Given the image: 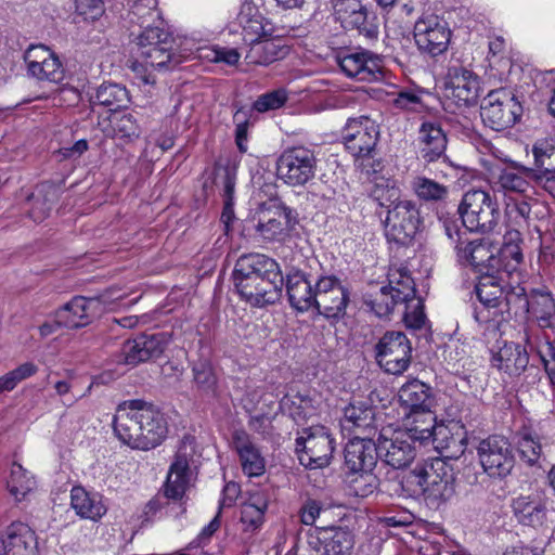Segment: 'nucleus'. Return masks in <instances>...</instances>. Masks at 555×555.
Returning a JSON list of instances; mask_svg holds the SVG:
<instances>
[{"label": "nucleus", "instance_id": "1", "mask_svg": "<svg viewBox=\"0 0 555 555\" xmlns=\"http://www.w3.org/2000/svg\"><path fill=\"white\" fill-rule=\"evenodd\" d=\"M113 429L122 443L143 451L158 447L168 434L164 414L141 399L127 400L117 406Z\"/></svg>", "mask_w": 555, "mask_h": 555}, {"label": "nucleus", "instance_id": "2", "mask_svg": "<svg viewBox=\"0 0 555 555\" xmlns=\"http://www.w3.org/2000/svg\"><path fill=\"white\" fill-rule=\"evenodd\" d=\"M240 296L254 307L275 304L282 296L284 279L279 263L263 254H245L232 273Z\"/></svg>", "mask_w": 555, "mask_h": 555}, {"label": "nucleus", "instance_id": "3", "mask_svg": "<svg viewBox=\"0 0 555 555\" xmlns=\"http://www.w3.org/2000/svg\"><path fill=\"white\" fill-rule=\"evenodd\" d=\"M194 447L192 439L184 437L171 463L160 492L145 505L146 516L155 515L168 505L169 501L182 503L191 486L192 472L190 463L193 459Z\"/></svg>", "mask_w": 555, "mask_h": 555}, {"label": "nucleus", "instance_id": "4", "mask_svg": "<svg viewBox=\"0 0 555 555\" xmlns=\"http://www.w3.org/2000/svg\"><path fill=\"white\" fill-rule=\"evenodd\" d=\"M409 480L416 483L425 500L436 507L450 501L456 492V474L444 459L436 457L416 465Z\"/></svg>", "mask_w": 555, "mask_h": 555}, {"label": "nucleus", "instance_id": "5", "mask_svg": "<svg viewBox=\"0 0 555 555\" xmlns=\"http://www.w3.org/2000/svg\"><path fill=\"white\" fill-rule=\"evenodd\" d=\"M428 428L383 429L377 439L378 459L395 469L408 467L416 456V443L429 439Z\"/></svg>", "mask_w": 555, "mask_h": 555}, {"label": "nucleus", "instance_id": "6", "mask_svg": "<svg viewBox=\"0 0 555 555\" xmlns=\"http://www.w3.org/2000/svg\"><path fill=\"white\" fill-rule=\"evenodd\" d=\"M462 225L469 232H492L501 219L500 206L489 192L475 189L467 191L457 207Z\"/></svg>", "mask_w": 555, "mask_h": 555}, {"label": "nucleus", "instance_id": "7", "mask_svg": "<svg viewBox=\"0 0 555 555\" xmlns=\"http://www.w3.org/2000/svg\"><path fill=\"white\" fill-rule=\"evenodd\" d=\"M138 53L145 64L158 69H172L182 63L183 56L177 51L176 40L164 25L144 26L135 38Z\"/></svg>", "mask_w": 555, "mask_h": 555}, {"label": "nucleus", "instance_id": "8", "mask_svg": "<svg viewBox=\"0 0 555 555\" xmlns=\"http://www.w3.org/2000/svg\"><path fill=\"white\" fill-rule=\"evenodd\" d=\"M296 454L301 465L309 469L323 468L331 464L335 440L324 426L304 428L296 438Z\"/></svg>", "mask_w": 555, "mask_h": 555}, {"label": "nucleus", "instance_id": "9", "mask_svg": "<svg viewBox=\"0 0 555 555\" xmlns=\"http://www.w3.org/2000/svg\"><path fill=\"white\" fill-rule=\"evenodd\" d=\"M522 114L517 96L507 89L492 90L483 99L480 116L485 126L495 131L513 127Z\"/></svg>", "mask_w": 555, "mask_h": 555}, {"label": "nucleus", "instance_id": "10", "mask_svg": "<svg viewBox=\"0 0 555 555\" xmlns=\"http://www.w3.org/2000/svg\"><path fill=\"white\" fill-rule=\"evenodd\" d=\"M388 286L395 296L401 301L403 310V322L408 328L417 331L426 325L424 302L416 296L414 280L406 268L397 269L388 274Z\"/></svg>", "mask_w": 555, "mask_h": 555}, {"label": "nucleus", "instance_id": "11", "mask_svg": "<svg viewBox=\"0 0 555 555\" xmlns=\"http://www.w3.org/2000/svg\"><path fill=\"white\" fill-rule=\"evenodd\" d=\"M375 359L388 374L400 375L412 361L411 341L403 332L387 331L375 345Z\"/></svg>", "mask_w": 555, "mask_h": 555}, {"label": "nucleus", "instance_id": "12", "mask_svg": "<svg viewBox=\"0 0 555 555\" xmlns=\"http://www.w3.org/2000/svg\"><path fill=\"white\" fill-rule=\"evenodd\" d=\"M423 223L420 206L411 199H402L387 211L385 233L388 241L409 245Z\"/></svg>", "mask_w": 555, "mask_h": 555}, {"label": "nucleus", "instance_id": "13", "mask_svg": "<svg viewBox=\"0 0 555 555\" xmlns=\"http://www.w3.org/2000/svg\"><path fill=\"white\" fill-rule=\"evenodd\" d=\"M313 308L330 321H338L346 315L350 293L335 275H322L317 280V295Z\"/></svg>", "mask_w": 555, "mask_h": 555}, {"label": "nucleus", "instance_id": "14", "mask_svg": "<svg viewBox=\"0 0 555 555\" xmlns=\"http://www.w3.org/2000/svg\"><path fill=\"white\" fill-rule=\"evenodd\" d=\"M317 158L306 147L297 146L284 151L276 163L278 176L288 185H305L314 177Z\"/></svg>", "mask_w": 555, "mask_h": 555}, {"label": "nucleus", "instance_id": "15", "mask_svg": "<svg viewBox=\"0 0 555 555\" xmlns=\"http://www.w3.org/2000/svg\"><path fill=\"white\" fill-rule=\"evenodd\" d=\"M478 456L483 470L493 478H504L514 467V455L507 438L492 435L481 440Z\"/></svg>", "mask_w": 555, "mask_h": 555}, {"label": "nucleus", "instance_id": "16", "mask_svg": "<svg viewBox=\"0 0 555 555\" xmlns=\"http://www.w3.org/2000/svg\"><path fill=\"white\" fill-rule=\"evenodd\" d=\"M336 62L346 76L359 81L371 82L383 75V57L369 50L339 51Z\"/></svg>", "mask_w": 555, "mask_h": 555}, {"label": "nucleus", "instance_id": "17", "mask_svg": "<svg viewBox=\"0 0 555 555\" xmlns=\"http://www.w3.org/2000/svg\"><path fill=\"white\" fill-rule=\"evenodd\" d=\"M346 149L357 158L373 157L379 139L377 126L366 116L349 118L341 133Z\"/></svg>", "mask_w": 555, "mask_h": 555}, {"label": "nucleus", "instance_id": "18", "mask_svg": "<svg viewBox=\"0 0 555 555\" xmlns=\"http://www.w3.org/2000/svg\"><path fill=\"white\" fill-rule=\"evenodd\" d=\"M481 86L479 77L462 65L448 68L446 81V95L457 107H469L478 102Z\"/></svg>", "mask_w": 555, "mask_h": 555}, {"label": "nucleus", "instance_id": "19", "mask_svg": "<svg viewBox=\"0 0 555 555\" xmlns=\"http://www.w3.org/2000/svg\"><path fill=\"white\" fill-rule=\"evenodd\" d=\"M413 35L417 48L431 56L446 52L451 39L447 22L435 15L420 18L414 25Z\"/></svg>", "mask_w": 555, "mask_h": 555}, {"label": "nucleus", "instance_id": "20", "mask_svg": "<svg viewBox=\"0 0 555 555\" xmlns=\"http://www.w3.org/2000/svg\"><path fill=\"white\" fill-rule=\"evenodd\" d=\"M336 20L346 29H356L360 36L369 41L378 37V26L374 18H369V12L360 0H337L334 4Z\"/></svg>", "mask_w": 555, "mask_h": 555}, {"label": "nucleus", "instance_id": "21", "mask_svg": "<svg viewBox=\"0 0 555 555\" xmlns=\"http://www.w3.org/2000/svg\"><path fill=\"white\" fill-rule=\"evenodd\" d=\"M170 341L167 333L140 334L122 344L121 354L128 365H138L151 359L158 358Z\"/></svg>", "mask_w": 555, "mask_h": 555}, {"label": "nucleus", "instance_id": "22", "mask_svg": "<svg viewBox=\"0 0 555 555\" xmlns=\"http://www.w3.org/2000/svg\"><path fill=\"white\" fill-rule=\"evenodd\" d=\"M448 145L447 132L440 122L425 120L421 124L415 139V146L420 158L430 164L446 157Z\"/></svg>", "mask_w": 555, "mask_h": 555}, {"label": "nucleus", "instance_id": "23", "mask_svg": "<svg viewBox=\"0 0 555 555\" xmlns=\"http://www.w3.org/2000/svg\"><path fill=\"white\" fill-rule=\"evenodd\" d=\"M401 406L410 414H429L430 422L435 421L431 408L435 405L433 388L426 383L412 378L403 384L398 392Z\"/></svg>", "mask_w": 555, "mask_h": 555}, {"label": "nucleus", "instance_id": "24", "mask_svg": "<svg viewBox=\"0 0 555 555\" xmlns=\"http://www.w3.org/2000/svg\"><path fill=\"white\" fill-rule=\"evenodd\" d=\"M345 465L350 473L372 472L378 460V446L370 438L356 437L344 450Z\"/></svg>", "mask_w": 555, "mask_h": 555}, {"label": "nucleus", "instance_id": "25", "mask_svg": "<svg viewBox=\"0 0 555 555\" xmlns=\"http://www.w3.org/2000/svg\"><path fill=\"white\" fill-rule=\"evenodd\" d=\"M310 544L322 555H345L353 547L354 538L348 528L317 527L314 541Z\"/></svg>", "mask_w": 555, "mask_h": 555}, {"label": "nucleus", "instance_id": "26", "mask_svg": "<svg viewBox=\"0 0 555 555\" xmlns=\"http://www.w3.org/2000/svg\"><path fill=\"white\" fill-rule=\"evenodd\" d=\"M248 47L245 61L257 66H269L274 62L285 59L291 51L282 38L272 36L259 40L254 38Z\"/></svg>", "mask_w": 555, "mask_h": 555}, {"label": "nucleus", "instance_id": "27", "mask_svg": "<svg viewBox=\"0 0 555 555\" xmlns=\"http://www.w3.org/2000/svg\"><path fill=\"white\" fill-rule=\"evenodd\" d=\"M232 446L237 452L243 473L248 477H258L264 473L266 461L250 436L243 429L232 434Z\"/></svg>", "mask_w": 555, "mask_h": 555}, {"label": "nucleus", "instance_id": "28", "mask_svg": "<svg viewBox=\"0 0 555 555\" xmlns=\"http://www.w3.org/2000/svg\"><path fill=\"white\" fill-rule=\"evenodd\" d=\"M0 550L5 555H36V534L27 525L13 522L0 537Z\"/></svg>", "mask_w": 555, "mask_h": 555}, {"label": "nucleus", "instance_id": "29", "mask_svg": "<svg viewBox=\"0 0 555 555\" xmlns=\"http://www.w3.org/2000/svg\"><path fill=\"white\" fill-rule=\"evenodd\" d=\"M285 286L288 301L293 308L300 312L313 308L317 282L312 285L306 273L295 271L287 274Z\"/></svg>", "mask_w": 555, "mask_h": 555}, {"label": "nucleus", "instance_id": "30", "mask_svg": "<svg viewBox=\"0 0 555 555\" xmlns=\"http://www.w3.org/2000/svg\"><path fill=\"white\" fill-rule=\"evenodd\" d=\"M529 298L530 289L525 285L508 283L498 312L505 320L526 322L529 319Z\"/></svg>", "mask_w": 555, "mask_h": 555}, {"label": "nucleus", "instance_id": "31", "mask_svg": "<svg viewBox=\"0 0 555 555\" xmlns=\"http://www.w3.org/2000/svg\"><path fill=\"white\" fill-rule=\"evenodd\" d=\"M96 304L92 298L75 297L56 312V323L67 328L83 327L91 322V308Z\"/></svg>", "mask_w": 555, "mask_h": 555}, {"label": "nucleus", "instance_id": "32", "mask_svg": "<svg viewBox=\"0 0 555 555\" xmlns=\"http://www.w3.org/2000/svg\"><path fill=\"white\" fill-rule=\"evenodd\" d=\"M459 257L468 261L480 274L485 271L500 272V259H496L495 247L488 242H468L462 247Z\"/></svg>", "mask_w": 555, "mask_h": 555}, {"label": "nucleus", "instance_id": "33", "mask_svg": "<svg viewBox=\"0 0 555 555\" xmlns=\"http://www.w3.org/2000/svg\"><path fill=\"white\" fill-rule=\"evenodd\" d=\"M243 29V41L251 43V39L270 37L273 34L272 24L267 21L251 3H244L237 16Z\"/></svg>", "mask_w": 555, "mask_h": 555}, {"label": "nucleus", "instance_id": "34", "mask_svg": "<svg viewBox=\"0 0 555 555\" xmlns=\"http://www.w3.org/2000/svg\"><path fill=\"white\" fill-rule=\"evenodd\" d=\"M535 173L530 167L514 163L512 166L501 170L498 176L496 185L505 194H525L530 189V181L535 183Z\"/></svg>", "mask_w": 555, "mask_h": 555}, {"label": "nucleus", "instance_id": "35", "mask_svg": "<svg viewBox=\"0 0 555 555\" xmlns=\"http://www.w3.org/2000/svg\"><path fill=\"white\" fill-rule=\"evenodd\" d=\"M528 364L527 349L516 343H505L493 357V365L511 376L520 375Z\"/></svg>", "mask_w": 555, "mask_h": 555}, {"label": "nucleus", "instance_id": "36", "mask_svg": "<svg viewBox=\"0 0 555 555\" xmlns=\"http://www.w3.org/2000/svg\"><path fill=\"white\" fill-rule=\"evenodd\" d=\"M514 441L520 460L529 466L539 464L542 456L540 435L531 426L522 425L514 435Z\"/></svg>", "mask_w": 555, "mask_h": 555}, {"label": "nucleus", "instance_id": "37", "mask_svg": "<svg viewBox=\"0 0 555 555\" xmlns=\"http://www.w3.org/2000/svg\"><path fill=\"white\" fill-rule=\"evenodd\" d=\"M494 273L485 271L481 274L476 285V295L485 307L499 310L509 282H505L502 275H495Z\"/></svg>", "mask_w": 555, "mask_h": 555}, {"label": "nucleus", "instance_id": "38", "mask_svg": "<svg viewBox=\"0 0 555 555\" xmlns=\"http://www.w3.org/2000/svg\"><path fill=\"white\" fill-rule=\"evenodd\" d=\"M507 214L514 216L515 223L519 228H529L534 220H541L547 217L548 209L535 198L517 199L507 205Z\"/></svg>", "mask_w": 555, "mask_h": 555}, {"label": "nucleus", "instance_id": "39", "mask_svg": "<svg viewBox=\"0 0 555 555\" xmlns=\"http://www.w3.org/2000/svg\"><path fill=\"white\" fill-rule=\"evenodd\" d=\"M130 102L129 92L126 87L119 83H102L91 96L93 105L106 107L113 114L128 106Z\"/></svg>", "mask_w": 555, "mask_h": 555}, {"label": "nucleus", "instance_id": "40", "mask_svg": "<svg viewBox=\"0 0 555 555\" xmlns=\"http://www.w3.org/2000/svg\"><path fill=\"white\" fill-rule=\"evenodd\" d=\"M513 511L518 521L525 526H542L546 516L544 503L537 498L518 496L513 501Z\"/></svg>", "mask_w": 555, "mask_h": 555}, {"label": "nucleus", "instance_id": "41", "mask_svg": "<svg viewBox=\"0 0 555 555\" xmlns=\"http://www.w3.org/2000/svg\"><path fill=\"white\" fill-rule=\"evenodd\" d=\"M70 504L76 514L82 518L98 520L106 508L95 494H90L82 487H74L70 492Z\"/></svg>", "mask_w": 555, "mask_h": 555}, {"label": "nucleus", "instance_id": "42", "mask_svg": "<svg viewBox=\"0 0 555 555\" xmlns=\"http://www.w3.org/2000/svg\"><path fill=\"white\" fill-rule=\"evenodd\" d=\"M431 431L430 438L437 443L436 448L446 451V457L459 459L465 451L467 437L465 431L452 434L448 427H427Z\"/></svg>", "mask_w": 555, "mask_h": 555}, {"label": "nucleus", "instance_id": "43", "mask_svg": "<svg viewBox=\"0 0 555 555\" xmlns=\"http://www.w3.org/2000/svg\"><path fill=\"white\" fill-rule=\"evenodd\" d=\"M533 167L531 170L538 175L555 173V138L538 139L532 145Z\"/></svg>", "mask_w": 555, "mask_h": 555}, {"label": "nucleus", "instance_id": "44", "mask_svg": "<svg viewBox=\"0 0 555 555\" xmlns=\"http://www.w3.org/2000/svg\"><path fill=\"white\" fill-rule=\"evenodd\" d=\"M529 317L535 319L541 327L551 325V319L555 314V302L551 293L530 288Z\"/></svg>", "mask_w": 555, "mask_h": 555}, {"label": "nucleus", "instance_id": "45", "mask_svg": "<svg viewBox=\"0 0 555 555\" xmlns=\"http://www.w3.org/2000/svg\"><path fill=\"white\" fill-rule=\"evenodd\" d=\"M364 305L371 309L378 318L389 317L397 306H402L401 301L395 296L391 287L382 286L378 291L364 296Z\"/></svg>", "mask_w": 555, "mask_h": 555}, {"label": "nucleus", "instance_id": "46", "mask_svg": "<svg viewBox=\"0 0 555 555\" xmlns=\"http://www.w3.org/2000/svg\"><path fill=\"white\" fill-rule=\"evenodd\" d=\"M411 188L414 194L423 202H443L449 195V188L425 176H416Z\"/></svg>", "mask_w": 555, "mask_h": 555}, {"label": "nucleus", "instance_id": "47", "mask_svg": "<svg viewBox=\"0 0 555 555\" xmlns=\"http://www.w3.org/2000/svg\"><path fill=\"white\" fill-rule=\"evenodd\" d=\"M130 14L132 16L131 21L138 23L142 30H144V26L164 25L160 12L157 9V0L135 1Z\"/></svg>", "mask_w": 555, "mask_h": 555}, {"label": "nucleus", "instance_id": "48", "mask_svg": "<svg viewBox=\"0 0 555 555\" xmlns=\"http://www.w3.org/2000/svg\"><path fill=\"white\" fill-rule=\"evenodd\" d=\"M345 421L360 429H371L374 423V410L364 401H352L344 410Z\"/></svg>", "mask_w": 555, "mask_h": 555}, {"label": "nucleus", "instance_id": "49", "mask_svg": "<svg viewBox=\"0 0 555 555\" xmlns=\"http://www.w3.org/2000/svg\"><path fill=\"white\" fill-rule=\"evenodd\" d=\"M192 372L197 389L205 395L215 397L217 395L218 380L211 363L207 360H201L194 363Z\"/></svg>", "mask_w": 555, "mask_h": 555}, {"label": "nucleus", "instance_id": "50", "mask_svg": "<svg viewBox=\"0 0 555 555\" xmlns=\"http://www.w3.org/2000/svg\"><path fill=\"white\" fill-rule=\"evenodd\" d=\"M115 135L121 139L133 140L140 137L141 127L132 113L117 112L109 118Z\"/></svg>", "mask_w": 555, "mask_h": 555}, {"label": "nucleus", "instance_id": "51", "mask_svg": "<svg viewBox=\"0 0 555 555\" xmlns=\"http://www.w3.org/2000/svg\"><path fill=\"white\" fill-rule=\"evenodd\" d=\"M369 196L387 211L402 199H400V190L395 184H390L388 180L375 182L369 190Z\"/></svg>", "mask_w": 555, "mask_h": 555}, {"label": "nucleus", "instance_id": "52", "mask_svg": "<svg viewBox=\"0 0 555 555\" xmlns=\"http://www.w3.org/2000/svg\"><path fill=\"white\" fill-rule=\"evenodd\" d=\"M267 209L268 204L264 203L260 206L256 230L263 238L273 241L284 232L285 227L278 215H269Z\"/></svg>", "mask_w": 555, "mask_h": 555}, {"label": "nucleus", "instance_id": "53", "mask_svg": "<svg viewBox=\"0 0 555 555\" xmlns=\"http://www.w3.org/2000/svg\"><path fill=\"white\" fill-rule=\"evenodd\" d=\"M34 481L26 476L22 465L14 463L11 469V476L8 480V489L16 501H22L33 489Z\"/></svg>", "mask_w": 555, "mask_h": 555}, {"label": "nucleus", "instance_id": "54", "mask_svg": "<svg viewBox=\"0 0 555 555\" xmlns=\"http://www.w3.org/2000/svg\"><path fill=\"white\" fill-rule=\"evenodd\" d=\"M495 253L496 259H500V272L509 274L522 262L524 256L518 245L502 244L500 248L495 247Z\"/></svg>", "mask_w": 555, "mask_h": 555}, {"label": "nucleus", "instance_id": "55", "mask_svg": "<svg viewBox=\"0 0 555 555\" xmlns=\"http://www.w3.org/2000/svg\"><path fill=\"white\" fill-rule=\"evenodd\" d=\"M30 76L39 80H49L59 83L64 79V68L57 55L53 53L48 60L41 62L36 73H31Z\"/></svg>", "mask_w": 555, "mask_h": 555}, {"label": "nucleus", "instance_id": "56", "mask_svg": "<svg viewBox=\"0 0 555 555\" xmlns=\"http://www.w3.org/2000/svg\"><path fill=\"white\" fill-rule=\"evenodd\" d=\"M282 403L288 408L291 415L295 417H306L309 410L312 409V399L307 395L296 393L285 396Z\"/></svg>", "mask_w": 555, "mask_h": 555}, {"label": "nucleus", "instance_id": "57", "mask_svg": "<svg viewBox=\"0 0 555 555\" xmlns=\"http://www.w3.org/2000/svg\"><path fill=\"white\" fill-rule=\"evenodd\" d=\"M287 100L284 90H274L260 95L254 103V108L259 113L280 108Z\"/></svg>", "mask_w": 555, "mask_h": 555}, {"label": "nucleus", "instance_id": "58", "mask_svg": "<svg viewBox=\"0 0 555 555\" xmlns=\"http://www.w3.org/2000/svg\"><path fill=\"white\" fill-rule=\"evenodd\" d=\"M377 478L372 472H358L351 479V488L357 496H367L376 488Z\"/></svg>", "mask_w": 555, "mask_h": 555}, {"label": "nucleus", "instance_id": "59", "mask_svg": "<svg viewBox=\"0 0 555 555\" xmlns=\"http://www.w3.org/2000/svg\"><path fill=\"white\" fill-rule=\"evenodd\" d=\"M53 53L54 52L42 44L29 47L24 54L28 74L30 75L31 73H36L38 66L41 65V62L48 60V57L52 56Z\"/></svg>", "mask_w": 555, "mask_h": 555}, {"label": "nucleus", "instance_id": "60", "mask_svg": "<svg viewBox=\"0 0 555 555\" xmlns=\"http://www.w3.org/2000/svg\"><path fill=\"white\" fill-rule=\"evenodd\" d=\"M264 512L250 504H242L241 521L245 526V531H255L263 522Z\"/></svg>", "mask_w": 555, "mask_h": 555}, {"label": "nucleus", "instance_id": "61", "mask_svg": "<svg viewBox=\"0 0 555 555\" xmlns=\"http://www.w3.org/2000/svg\"><path fill=\"white\" fill-rule=\"evenodd\" d=\"M440 220L442 221L447 236L454 244L457 255H461L464 244L462 235L465 234V232H462L459 220L454 216H443L440 217Z\"/></svg>", "mask_w": 555, "mask_h": 555}, {"label": "nucleus", "instance_id": "62", "mask_svg": "<svg viewBox=\"0 0 555 555\" xmlns=\"http://www.w3.org/2000/svg\"><path fill=\"white\" fill-rule=\"evenodd\" d=\"M539 358L543 363L545 373L552 384L555 387V347L552 343L546 341L538 350Z\"/></svg>", "mask_w": 555, "mask_h": 555}, {"label": "nucleus", "instance_id": "63", "mask_svg": "<svg viewBox=\"0 0 555 555\" xmlns=\"http://www.w3.org/2000/svg\"><path fill=\"white\" fill-rule=\"evenodd\" d=\"M77 14L86 20H96L104 13L102 0H74Z\"/></svg>", "mask_w": 555, "mask_h": 555}, {"label": "nucleus", "instance_id": "64", "mask_svg": "<svg viewBox=\"0 0 555 555\" xmlns=\"http://www.w3.org/2000/svg\"><path fill=\"white\" fill-rule=\"evenodd\" d=\"M234 120L236 121V127H235L236 146L241 153H246L247 152L249 121L247 119H245V116L242 111H237L234 114Z\"/></svg>", "mask_w": 555, "mask_h": 555}]
</instances>
